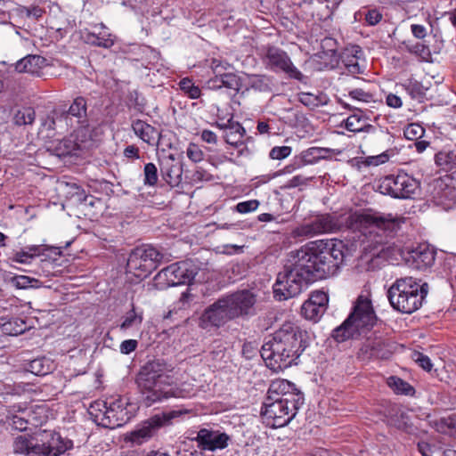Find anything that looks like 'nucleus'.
Listing matches in <instances>:
<instances>
[{"label": "nucleus", "mask_w": 456, "mask_h": 456, "mask_svg": "<svg viewBox=\"0 0 456 456\" xmlns=\"http://www.w3.org/2000/svg\"><path fill=\"white\" fill-rule=\"evenodd\" d=\"M343 261L342 241L308 242L290 253L289 263L278 273L273 284L274 297L282 301L297 296L308 283L336 274Z\"/></svg>", "instance_id": "nucleus-1"}, {"label": "nucleus", "mask_w": 456, "mask_h": 456, "mask_svg": "<svg viewBox=\"0 0 456 456\" xmlns=\"http://www.w3.org/2000/svg\"><path fill=\"white\" fill-rule=\"evenodd\" d=\"M305 348L298 327L286 323L264 343L260 354L266 365L277 371L296 363Z\"/></svg>", "instance_id": "nucleus-2"}, {"label": "nucleus", "mask_w": 456, "mask_h": 456, "mask_svg": "<svg viewBox=\"0 0 456 456\" xmlns=\"http://www.w3.org/2000/svg\"><path fill=\"white\" fill-rule=\"evenodd\" d=\"M172 364L163 359L146 362L136 376V384L146 407L163 400L179 396V391L171 386L169 373L174 371Z\"/></svg>", "instance_id": "nucleus-3"}, {"label": "nucleus", "mask_w": 456, "mask_h": 456, "mask_svg": "<svg viewBox=\"0 0 456 456\" xmlns=\"http://www.w3.org/2000/svg\"><path fill=\"white\" fill-rule=\"evenodd\" d=\"M404 221L405 218L392 214L360 211L351 212L345 218L348 229L361 232L375 245L387 243V238L392 237Z\"/></svg>", "instance_id": "nucleus-4"}, {"label": "nucleus", "mask_w": 456, "mask_h": 456, "mask_svg": "<svg viewBox=\"0 0 456 456\" xmlns=\"http://www.w3.org/2000/svg\"><path fill=\"white\" fill-rule=\"evenodd\" d=\"M428 293V283L407 276L395 281L387 290V297L395 310L411 314L422 306Z\"/></svg>", "instance_id": "nucleus-5"}, {"label": "nucleus", "mask_w": 456, "mask_h": 456, "mask_svg": "<svg viewBox=\"0 0 456 456\" xmlns=\"http://www.w3.org/2000/svg\"><path fill=\"white\" fill-rule=\"evenodd\" d=\"M377 322L369 295L358 296L352 313L344 322L332 330L331 337L338 343L354 339L372 328Z\"/></svg>", "instance_id": "nucleus-6"}, {"label": "nucleus", "mask_w": 456, "mask_h": 456, "mask_svg": "<svg viewBox=\"0 0 456 456\" xmlns=\"http://www.w3.org/2000/svg\"><path fill=\"white\" fill-rule=\"evenodd\" d=\"M289 398L266 396L261 415L267 426L272 428H281L295 418L298 409L304 403H298L299 397L295 400L293 395H287Z\"/></svg>", "instance_id": "nucleus-7"}, {"label": "nucleus", "mask_w": 456, "mask_h": 456, "mask_svg": "<svg viewBox=\"0 0 456 456\" xmlns=\"http://www.w3.org/2000/svg\"><path fill=\"white\" fill-rule=\"evenodd\" d=\"M189 413L186 409L172 410L160 414H156L140 423L135 429L127 433L125 442L130 443L133 446L142 445L153 437L159 428L171 425L173 420Z\"/></svg>", "instance_id": "nucleus-8"}, {"label": "nucleus", "mask_w": 456, "mask_h": 456, "mask_svg": "<svg viewBox=\"0 0 456 456\" xmlns=\"http://www.w3.org/2000/svg\"><path fill=\"white\" fill-rule=\"evenodd\" d=\"M165 254L151 245H142L134 248L129 254L126 268L134 276L146 278L159 264L167 261Z\"/></svg>", "instance_id": "nucleus-9"}, {"label": "nucleus", "mask_w": 456, "mask_h": 456, "mask_svg": "<svg viewBox=\"0 0 456 456\" xmlns=\"http://www.w3.org/2000/svg\"><path fill=\"white\" fill-rule=\"evenodd\" d=\"M419 189V182L406 173L389 175L379 181V190L382 194L398 199H411Z\"/></svg>", "instance_id": "nucleus-10"}, {"label": "nucleus", "mask_w": 456, "mask_h": 456, "mask_svg": "<svg viewBox=\"0 0 456 456\" xmlns=\"http://www.w3.org/2000/svg\"><path fill=\"white\" fill-rule=\"evenodd\" d=\"M267 69L274 72H282L289 78L305 82L306 77L293 64L288 53L275 46L268 47L264 58Z\"/></svg>", "instance_id": "nucleus-11"}, {"label": "nucleus", "mask_w": 456, "mask_h": 456, "mask_svg": "<svg viewBox=\"0 0 456 456\" xmlns=\"http://www.w3.org/2000/svg\"><path fill=\"white\" fill-rule=\"evenodd\" d=\"M36 439L41 449L39 456H60L73 447L72 440L62 437L54 430H39L36 433Z\"/></svg>", "instance_id": "nucleus-12"}, {"label": "nucleus", "mask_w": 456, "mask_h": 456, "mask_svg": "<svg viewBox=\"0 0 456 456\" xmlns=\"http://www.w3.org/2000/svg\"><path fill=\"white\" fill-rule=\"evenodd\" d=\"M232 319L256 314V296L248 289H242L224 297Z\"/></svg>", "instance_id": "nucleus-13"}, {"label": "nucleus", "mask_w": 456, "mask_h": 456, "mask_svg": "<svg viewBox=\"0 0 456 456\" xmlns=\"http://www.w3.org/2000/svg\"><path fill=\"white\" fill-rule=\"evenodd\" d=\"M198 273V268L191 260L181 261L163 268L157 277H165L169 286L190 284Z\"/></svg>", "instance_id": "nucleus-14"}, {"label": "nucleus", "mask_w": 456, "mask_h": 456, "mask_svg": "<svg viewBox=\"0 0 456 456\" xmlns=\"http://www.w3.org/2000/svg\"><path fill=\"white\" fill-rule=\"evenodd\" d=\"M233 320L223 297L208 306L200 317L199 326L204 330L219 328Z\"/></svg>", "instance_id": "nucleus-15"}, {"label": "nucleus", "mask_w": 456, "mask_h": 456, "mask_svg": "<svg viewBox=\"0 0 456 456\" xmlns=\"http://www.w3.org/2000/svg\"><path fill=\"white\" fill-rule=\"evenodd\" d=\"M231 436L224 432L218 429L200 428L195 441L198 447L202 451L216 452L217 450H224L228 447L231 442Z\"/></svg>", "instance_id": "nucleus-16"}, {"label": "nucleus", "mask_w": 456, "mask_h": 456, "mask_svg": "<svg viewBox=\"0 0 456 456\" xmlns=\"http://www.w3.org/2000/svg\"><path fill=\"white\" fill-rule=\"evenodd\" d=\"M75 131L73 139H68L63 142L66 154H76V151H87L96 146V139L93 135V131L88 126V123Z\"/></svg>", "instance_id": "nucleus-17"}, {"label": "nucleus", "mask_w": 456, "mask_h": 456, "mask_svg": "<svg viewBox=\"0 0 456 456\" xmlns=\"http://www.w3.org/2000/svg\"><path fill=\"white\" fill-rule=\"evenodd\" d=\"M107 409V428H116L126 424L131 418L129 411L126 409L128 405L127 400L121 396L110 398L105 401Z\"/></svg>", "instance_id": "nucleus-18"}, {"label": "nucleus", "mask_w": 456, "mask_h": 456, "mask_svg": "<svg viewBox=\"0 0 456 456\" xmlns=\"http://www.w3.org/2000/svg\"><path fill=\"white\" fill-rule=\"evenodd\" d=\"M59 122L67 126H85L88 123L87 101L83 96L76 97L67 111L59 117Z\"/></svg>", "instance_id": "nucleus-19"}, {"label": "nucleus", "mask_w": 456, "mask_h": 456, "mask_svg": "<svg viewBox=\"0 0 456 456\" xmlns=\"http://www.w3.org/2000/svg\"><path fill=\"white\" fill-rule=\"evenodd\" d=\"M392 354V351L388 344L380 338L373 340H366L361 346L358 356L362 360L387 359Z\"/></svg>", "instance_id": "nucleus-20"}, {"label": "nucleus", "mask_w": 456, "mask_h": 456, "mask_svg": "<svg viewBox=\"0 0 456 456\" xmlns=\"http://www.w3.org/2000/svg\"><path fill=\"white\" fill-rule=\"evenodd\" d=\"M161 175L167 184L177 186L182 181V164L177 161L173 154H169L161 160Z\"/></svg>", "instance_id": "nucleus-21"}, {"label": "nucleus", "mask_w": 456, "mask_h": 456, "mask_svg": "<svg viewBox=\"0 0 456 456\" xmlns=\"http://www.w3.org/2000/svg\"><path fill=\"white\" fill-rule=\"evenodd\" d=\"M287 395H293L295 400L299 397L298 403H304L303 394L296 388L293 383L286 379H277L271 383L267 396L288 398Z\"/></svg>", "instance_id": "nucleus-22"}, {"label": "nucleus", "mask_w": 456, "mask_h": 456, "mask_svg": "<svg viewBox=\"0 0 456 456\" xmlns=\"http://www.w3.org/2000/svg\"><path fill=\"white\" fill-rule=\"evenodd\" d=\"M338 228V224L334 217L330 215L318 216L310 224L301 227L302 234L314 235L324 232H333Z\"/></svg>", "instance_id": "nucleus-23"}, {"label": "nucleus", "mask_w": 456, "mask_h": 456, "mask_svg": "<svg viewBox=\"0 0 456 456\" xmlns=\"http://www.w3.org/2000/svg\"><path fill=\"white\" fill-rule=\"evenodd\" d=\"M48 66L47 60L40 55H28L15 63V70L39 77L42 69Z\"/></svg>", "instance_id": "nucleus-24"}, {"label": "nucleus", "mask_w": 456, "mask_h": 456, "mask_svg": "<svg viewBox=\"0 0 456 456\" xmlns=\"http://www.w3.org/2000/svg\"><path fill=\"white\" fill-rule=\"evenodd\" d=\"M39 444L36 439V433L33 436H19L13 442L14 453L25 456H39Z\"/></svg>", "instance_id": "nucleus-25"}, {"label": "nucleus", "mask_w": 456, "mask_h": 456, "mask_svg": "<svg viewBox=\"0 0 456 456\" xmlns=\"http://www.w3.org/2000/svg\"><path fill=\"white\" fill-rule=\"evenodd\" d=\"M132 128L134 134L149 145H154L158 142L159 133L150 124L141 119H136L133 122Z\"/></svg>", "instance_id": "nucleus-26"}, {"label": "nucleus", "mask_w": 456, "mask_h": 456, "mask_svg": "<svg viewBox=\"0 0 456 456\" xmlns=\"http://www.w3.org/2000/svg\"><path fill=\"white\" fill-rule=\"evenodd\" d=\"M245 133L244 127L240 123L229 120L228 125L224 126V137L228 144L239 147L243 144Z\"/></svg>", "instance_id": "nucleus-27"}, {"label": "nucleus", "mask_w": 456, "mask_h": 456, "mask_svg": "<svg viewBox=\"0 0 456 456\" xmlns=\"http://www.w3.org/2000/svg\"><path fill=\"white\" fill-rule=\"evenodd\" d=\"M410 255L418 269L430 266L435 261L434 251L425 245L414 248Z\"/></svg>", "instance_id": "nucleus-28"}, {"label": "nucleus", "mask_w": 456, "mask_h": 456, "mask_svg": "<svg viewBox=\"0 0 456 456\" xmlns=\"http://www.w3.org/2000/svg\"><path fill=\"white\" fill-rule=\"evenodd\" d=\"M41 246L31 245L27 246L21 250L15 251L10 257L12 262L19 264H31L41 256Z\"/></svg>", "instance_id": "nucleus-29"}, {"label": "nucleus", "mask_w": 456, "mask_h": 456, "mask_svg": "<svg viewBox=\"0 0 456 456\" xmlns=\"http://www.w3.org/2000/svg\"><path fill=\"white\" fill-rule=\"evenodd\" d=\"M346 52L343 56V62L346 70L353 75L363 73V69L358 62V59L362 53L360 46L354 45L351 49H347Z\"/></svg>", "instance_id": "nucleus-30"}, {"label": "nucleus", "mask_w": 456, "mask_h": 456, "mask_svg": "<svg viewBox=\"0 0 456 456\" xmlns=\"http://www.w3.org/2000/svg\"><path fill=\"white\" fill-rule=\"evenodd\" d=\"M209 86L212 88L226 87L238 92L240 87V81L238 76L233 73H224L216 76V78L210 80Z\"/></svg>", "instance_id": "nucleus-31"}, {"label": "nucleus", "mask_w": 456, "mask_h": 456, "mask_svg": "<svg viewBox=\"0 0 456 456\" xmlns=\"http://www.w3.org/2000/svg\"><path fill=\"white\" fill-rule=\"evenodd\" d=\"M84 41L90 45L110 48L114 45L112 35L106 31L86 32L83 36Z\"/></svg>", "instance_id": "nucleus-32"}, {"label": "nucleus", "mask_w": 456, "mask_h": 456, "mask_svg": "<svg viewBox=\"0 0 456 456\" xmlns=\"http://www.w3.org/2000/svg\"><path fill=\"white\" fill-rule=\"evenodd\" d=\"M368 118L362 114L361 111L350 115L346 119L345 126L348 131L354 133L368 132L373 129V126L367 124Z\"/></svg>", "instance_id": "nucleus-33"}, {"label": "nucleus", "mask_w": 456, "mask_h": 456, "mask_svg": "<svg viewBox=\"0 0 456 456\" xmlns=\"http://www.w3.org/2000/svg\"><path fill=\"white\" fill-rule=\"evenodd\" d=\"M53 362L45 357H38L30 361L28 364V370L37 376H44L52 370Z\"/></svg>", "instance_id": "nucleus-34"}, {"label": "nucleus", "mask_w": 456, "mask_h": 456, "mask_svg": "<svg viewBox=\"0 0 456 456\" xmlns=\"http://www.w3.org/2000/svg\"><path fill=\"white\" fill-rule=\"evenodd\" d=\"M107 409L105 401H97L93 403L89 408V413L94 418V420L100 426L107 428Z\"/></svg>", "instance_id": "nucleus-35"}, {"label": "nucleus", "mask_w": 456, "mask_h": 456, "mask_svg": "<svg viewBox=\"0 0 456 456\" xmlns=\"http://www.w3.org/2000/svg\"><path fill=\"white\" fill-rule=\"evenodd\" d=\"M9 282L18 289L40 288L42 286V282L39 280L26 275L12 276L10 278Z\"/></svg>", "instance_id": "nucleus-36"}, {"label": "nucleus", "mask_w": 456, "mask_h": 456, "mask_svg": "<svg viewBox=\"0 0 456 456\" xmlns=\"http://www.w3.org/2000/svg\"><path fill=\"white\" fill-rule=\"evenodd\" d=\"M403 86L412 99L420 101L426 96L428 87L416 79H408Z\"/></svg>", "instance_id": "nucleus-37"}, {"label": "nucleus", "mask_w": 456, "mask_h": 456, "mask_svg": "<svg viewBox=\"0 0 456 456\" xmlns=\"http://www.w3.org/2000/svg\"><path fill=\"white\" fill-rule=\"evenodd\" d=\"M36 112L31 107H23L14 114L13 121L17 126L31 125L35 121Z\"/></svg>", "instance_id": "nucleus-38"}, {"label": "nucleus", "mask_w": 456, "mask_h": 456, "mask_svg": "<svg viewBox=\"0 0 456 456\" xmlns=\"http://www.w3.org/2000/svg\"><path fill=\"white\" fill-rule=\"evenodd\" d=\"M387 384L396 394L411 395L414 393V388L398 377H390L387 380Z\"/></svg>", "instance_id": "nucleus-39"}, {"label": "nucleus", "mask_w": 456, "mask_h": 456, "mask_svg": "<svg viewBox=\"0 0 456 456\" xmlns=\"http://www.w3.org/2000/svg\"><path fill=\"white\" fill-rule=\"evenodd\" d=\"M29 411H21L20 406L18 407L17 413L11 417V426L18 431H25L31 421L28 415Z\"/></svg>", "instance_id": "nucleus-40"}, {"label": "nucleus", "mask_w": 456, "mask_h": 456, "mask_svg": "<svg viewBox=\"0 0 456 456\" xmlns=\"http://www.w3.org/2000/svg\"><path fill=\"white\" fill-rule=\"evenodd\" d=\"M436 163L444 167L456 166V146L452 150L442 151L436 154Z\"/></svg>", "instance_id": "nucleus-41"}, {"label": "nucleus", "mask_w": 456, "mask_h": 456, "mask_svg": "<svg viewBox=\"0 0 456 456\" xmlns=\"http://www.w3.org/2000/svg\"><path fill=\"white\" fill-rule=\"evenodd\" d=\"M324 308L305 301L301 306V314L307 320L318 321L324 314Z\"/></svg>", "instance_id": "nucleus-42"}, {"label": "nucleus", "mask_w": 456, "mask_h": 456, "mask_svg": "<svg viewBox=\"0 0 456 456\" xmlns=\"http://www.w3.org/2000/svg\"><path fill=\"white\" fill-rule=\"evenodd\" d=\"M330 151L325 148H318V147H313L308 149L307 151L302 152V161L303 164H310L314 161H317L318 159H321L325 157V154L329 152Z\"/></svg>", "instance_id": "nucleus-43"}, {"label": "nucleus", "mask_w": 456, "mask_h": 456, "mask_svg": "<svg viewBox=\"0 0 456 456\" xmlns=\"http://www.w3.org/2000/svg\"><path fill=\"white\" fill-rule=\"evenodd\" d=\"M298 101L305 106L312 109L327 103L326 100H323L322 95H314L311 93L298 94Z\"/></svg>", "instance_id": "nucleus-44"}, {"label": "nucleus", "mask_w": 456, "mask_h": 456, "mask_svg": "<svg viewBox=\"0 0 456 456\" xmlns=\"http://www.w3.org/2000/svg\"><path fill=\"white\" fill-rule=\"evenodd\" d=\"M179 87L191 99H198L201 95L200 88L188 77L183 78L179 82Z\"/></svg>", "instance_id": "nucleus-45"}, {"label": "nucleus", "mask_w": 456, "mask_h": 456, "mask_svg": "<svg viewBox=\"0 0 456 456\" xmlns=\"http://www.w3.org/2000/svg\"><path fill=\"white\" fill-rule=\"evenodd\" d=\"M391 421L398 428H402L407 424L408 415L403 409L395 405L389 410Z\"/></svg>", "instance_id": "nucleus-46"}, {"label": "nucleus", "mask_w": 456, "mask_h": 456, "mask_svg": "<svg viewBox=\"0 0 456 456\" xmlns=\"http://www.w3.org/2000/svg\"><path fill=\"white\" fill-rule=\"evenodd\" d=\"M270 78L265 75H253L249 78L250 86L260 92L271 91Z\"/></svg>", "instance_id": "nucleus-47"}, {"label": "nucleus", "mask_w": 456, "mask_h": 456, "mask_svg": "<svg viewBox=\"0 0 456 456\" xmlns=\"http://www.w3.org/2000/svg\"><path fill=\"white\" fill-rule=\"evenodd\" d=\"M144 179L143 183L145 185L154 186L158 183L159 175L158 169L155 164L147 163L143 168Z\"/></svg>", "instance_id": "nucleus-48"}, {"label": "nucleus", "mask_w": 456, "mask_h": 456, "mask_svg": "<svg viewBox=\"0 0 456 456\" xmlns=\"http://www.w3.org/2000/svg\"><path fill=\"white\" fill-rule=\"evenodd\" d=\"M142 322V314H136L134 308H133L125 316V319L120 325V329L125 330L134 326H139L141 325Z\"/></svg>", "instance_id": "nucleus-49"}, {"label": "nucleus", "mask_w": 456, "mask_h": 456, "mask_svg": "<svg viewBox=\"0 0 456 456\" xmlns=\"http://www.w3.org/2000/svg\"><path fill=\"white\" fill-rule=\"evenodd\" d=\"M348 96L357 102H370L373 99V94L362 87H356L348 91Z\"/></svg>", "instance_id": "nucleus-50"}, {"label": "nucleus", "mask_w": 456, "mask_h": 456, "mask_svg": "<svg viewBox=\"0 0 456 456\" xmlns=\"http://www.w3.org/2000/svg\"><path fill=\"white\" fill-rule=\"evenodd\" d=\"M424 133V128L421 126L415 123L408 125L403 131L405 138L410 141L419 140V138L422 137Z\"/></svg>", "instance_id": "nucleus-51"}, {"label": "nucleus", "mask_w": 456, "mask_h": 456, "mask_svg": "<svg viewBox=\"0 0 456 456\" xmlns=\"http://www.w3.org/2000/svg\"><path fill=\"white\" fill-rule=\"evenodd\" d=\"M412 360L418 363L423 370L427 371H430L432 370L433 364L431 362V360L428 356L425 355L424 354L414 351L411 354Z\"/></svg>", "instance_id": "nucleus-52"}, {"label": "nucleus", "mask_w": 456, "mask_h": 456, "mask_svg": "<svg viewBox=\"0 0 456 456\" xmlns=\"http://www.w3.org/2000/svg\"><path fill=\"white\" fill-rule=\"evenodd\" d=\"M407 50L411 53H413L425 61L428 60V57L430 55L428 47L421 43H416L414 45H408Z\"/></svg>", "instance_id": "nucleus-53"}, {"label": "nucleus", "mask_w": 456, "mask_h": 456, "mask_svg": "<svg viewBox=\"0 0 456 456\" xmlns=\"http://www.w3.org/2000/svg\"><path fill=\"white\" fill-rule=\"evenodd\" d=\"M187 157L193 162H200L204 158V153L199 145L190 143L186 150Z\"/></svg>", "instance_id": "nucleus-54"}, {"label": "nucleus", "mask_w": 456, "mask_h": 456, "mask_svg": "<svg viewBox=\"0 0 456 456\" xmlns=\"http://www.w3.org/2000/svg\"><path fill=\"white\" fill-rule=\"evenodd\" d=\"M307 301L326 310L329 297L328 295L323 291H314L312 293Z\"/></svg>", "instance_id": "nucleus-55"}, {"label": "nucleus", "mask_w": 456, "mask_h": 456, "mask_svg": "<svg viewBox=\"0 0 456 456\" xmlns=\"http://www.w3.org/2000/svg\"><path fill=\"white\" fill-rule=\"evenodd\" d=\"M291 151L292 149L289 146H276L270 151L269 157L281 160L289 156Z\"/></svg>", "instance_id": "nucleus-56"}, {"label": "nucleus", "mask_w": 456, "mask_h": 456, "mask_svg": "<svg viewBox=\"0 0 456 456\" xmlns=\"http://www.w3.org/2000/svg\"><path fill=\"white\" fill-rule=\"evenodd\" d=\"M259 206V201L256 200H250L247 201L239 202L235 208L240 214H246L255 211Z\"/></svg>", "instance_id": "nucleus-57"}, {"label": "nucleus", "mask_w": 456, "mask_h": 456, "mask_svg": "<svg viewBox=\"0 0 456 456\" xmlns=\"http://www.w3.org/2000/svg\"><path fill=\"white\" fill-rule=\"evenodd\" d=\"M12 322H7V323H4V329L5 330V331H7L10 335H13V336H17L19 334H21L25 331L26 328H25V322L23 321H19L16 320L14 322V324H15V328L13 329H10V327L12 326Z\"/></svg>", "instance_id": "nucleus-58"}, {"label": "nucleus", "mask_w": 456, "mask_h": 456, "mask_svg": "<svg viewBox=\"0 0 456 456\" xmlns=\"http://www.w3.org/2000/svg\"><path fill=\"white\" fill-rule=\"evenodd\" d=\"M308 178L305 177L302 175H297L293 176L290 180H289L281 188L283 189H292L301 185H305L308 182Z\"/></svg>", "instance_id": "nucleus-59"}, {"label": "nucleus", "mask_w": 456, "mask_h": 456, "mask_svg": "<svg viewBox=\"0 0 456 456\" xmlns=\"http://www.w3.org/2000/svg\"><path fill=\"white\" fill-rule=\"evenodd\" d=\"M20 410H21V411H29V413H28L29 417H27L28 419H31V421L29 422V425L37 426L41 422V420L38 419V418H37V413H38L37 411H43L42 407H40V406H36V408H34L33 406L26 407V408L20 407Z\"/></svg>", "instance_id": "nucleus-60"}, {"label": "nucleus", "mask_w": 456, "mask_h": 456, "mask_svg": "<svg viewBox=\"0 0 456 456\" xmlns=\"http://www.w3.org/2000/svg\"><path fill=\"white\" fill-rule=\"evenodd\" d=\"M382 20V14L377 9L369 10L365 14V20L370 26L377 25Z\"/></svg>", "instance_id": "nucleus-61"}, {"label": "nucleus", "mask_w": 456, "mask_h": 456, "mask_svg": "<svg viewBox=\"0 0 456 456\" xmlns=\"http://www.w3.org/2000/svg\"><path fill=\"white\" fill-rule=\"evenodd\" d=\"M137 346H138L137 340H134V339L124 340L120 344V347H119L120 352L124 354H128L134 352L137 348Z\"/></svg>", "instance_id": "nucleus-62"}, {"label": "nucleus", "mask_w": 456, "mask_h": 456, "mask_svg": "<svg viewBox=\"0 0 456 456\" xmlns=\"http://www.w3.org/2000/svg\"><path fill=\"white\" fill-rule=\"evenodd\" d=\"M430 425L439 433H448L445 417L429 420Z\"/></svg>", "instance_id": "nucleus-63"}, {"label": "nucleus", "mask_w": 456, "mask_h": 456, "mask_svg": "<svg viewBox=\"0 0 456 456\" xmlns=\"http://www.w3.org/2000/svg\"><path fill=\"white\" fill-rule=\"evenodd\" d=\"M411 31L418 39H423L428 35L426 27L420 24H412L411 26Z\"/></svg>", "instance_id": "nucleus-64"}]
</instances>
